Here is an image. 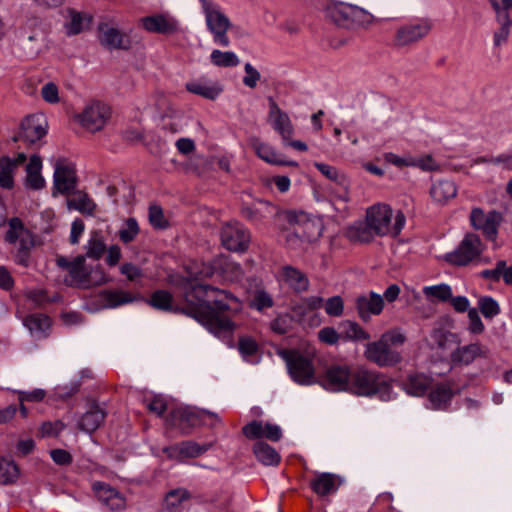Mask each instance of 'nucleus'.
Listing matches in <instances>:
<instances>
[{"label":"nucleus","instance_id":"obj_1","mask_svg":"<svg viewBox=\"0 0 512 512\" xmlns=\"http://www.w3.org/2000/svg\"><path fill=\"white\" fill-rule=\"evenodd\" d=\"M207 304L201 305L195 318L218 338H229L235 329V324L227 311H238L240 308L237 298L224 290L205 287Z\"/></svg>","mask_w":512,"mask_h":512},{"label":"nucleus","instance_id":"obj_2","mask_svg":"<svg viewBox=\"0 0 512 512\" xmlns=\"http://www.w3.org/2000/svg\"><path fill=\"white\" fill-rule=\"evenodd\" d=\"M406 218L402 211L396 212L384 203H377L366 211V226H355L349 231L350 237L361 242H369L373 235L396 237L405 226Z\"/></svg>","mask_w":512,"mask_h":512},{"label":"nucleus","instance_id":"obj_3","mask_svg":"<svg viewBox=\"0 0 512 512\" xmlns=\"http://www.w3.org/2000/svg\"><path fill=\"white\" fill-rule=\"evenodd\" d=\"M405 341L406 336L399 328L390 329L365 346L364 357L379 367L395 366L402 361V355L391 345L400 346Z\"/></svg>","mask_w":512,"mask_h":512},{"label":"nucleus","instance_id":"obj_4","mask_svg":"<svg viewBox=\"0 0 512 512\" xmlns=\"http://www.w3.org/2000/svg\"><path fill=\"white\" fill-rule=\"evenodd\" d=\"M278 355L284 360L291 379L303 386H310L317 383L316 368L314 364L316 351L307 349H281Z\"/></svg>","mask_w":512,"mask_h":512},{"label":"nucleus","instance_id":"obj_5","mask_svg":"<svg viewBox=\"0 0 512 512\" xmlns=\"http://www.w3.org/2000/svg\"><path fill=\"white\" fill-rule=\"evenodd\" d=\"M391 384L384 375L359 366L351 371L349 393L358 396H378L381 400L391 399Z\"/></svg>","mask_w":512,"mask_h":512},{"label":"nucleus","instance_id":"obj_6","mask_svg":"<svg viewBox=\"0 0 512 512\" xmlns=\"http://www.w3.org/2000/svg\"><path fill=\"white\" fill-rule=\"evenodd\" d=\"M199 2L207 29L212 34L214 43L222 47H228L230 40L227 32L231 27L229 18L214 0H199Z\"/></svg>","mask_w":512,"mask_h":512},{"label":"nucleus","instance_id":"obj_7","mask_svg":"<svg viewBox=\"0 0 512 512\" xmlns=\"http://www.w3.org/2000/svg\"><path fill=\"white\" fill-rule=\"evenodd\" d=\"M432 30V22L428 18H413L400 25L394 34L393 43L397 47L414 45L424 39Z\"/></svg>","mask_w":512,"mask_h":512},{"label":"nucleus","instance_id":"obj_8","mask_svg":"<svg viewBox=\"0 0 512 512\" xmlns=\"http://www.w3.org/2000/svg\"><path fill=\"white\" fill-rule=\"evenodd\" d=\"M110 117L111 108L107 104L92 101L75 118L85 130L95 133L106 126Z\"/></svg>","mask_w":512,"mask_h":512},{"label":"nucleus","instance_id":"obj_9","mask_svg":"<svg viewBox=\"0 0 512 512\" xmlns=\"http://www.w3.org/2000/svg\"><path fill=\"white\" fill-rule=\"evenodd\" d=\"M483 252L480 238L473 233L466 234L458 247L447 254L444 259L455 266H465L478 259Z\"/></svg>","mask_w":512,"mask_h":512},{"label":"nucleus","instance_id":"obj_10","mask_svg":"<svg viewBox=\"0 0 512 512\" xmlns=\"http://www.w3.org/2000/svg\"><path fill=\"white\" fill-rule=\"evenodd\" d=\"M215 275L226 281H238L243 275L239 264L231 261L227 256H219L210 263H203L202 268L195 274V278H208Z\"/></svg>","mask_w":512,"mask_h":512},{"label":"nucleus","instance_id":"obj_11","mask_svg":"<svg viewBox=\"0 0 512 512\" xmlns=\"http://www.w3.org/2000/svg\"><path fill=\"white\" fill-rule=\"evenodd\" d=\"M5 240L10 244H19L17 262L22 265H27V252L33 246L34 241L31 232L24 226L19 218L14 217L9 220Z\"/></svg>","mask_w":512,"mask_h":512},{"label":"nucleus","instance_id":"obj_12","mask_svg":"<svg viewBox=\"0 0 512 512\" xmlns=\"http://www.w3.org/2000/svg\"><path fill=\"white\" fill-rule=\"evenodd\" d=\"M489 3L495 12V20L498 24L493 35V43L494 46L500 47L507 42L510 35L512 0H489Z\"/></svg>","mask_w":512,"mask_h":512},{"label":"nucleus","instance_id":"obj_13","mask_svg":"<svg viewBox=\"0 0 512 512\" xmlns=\"http://www.w3.org/2000/svg\"><path fill=\"white\" fill-rule=\"evenodd\" d=\"M58 266L66 271L64 282L68 286L87 289L88 266L85 256H77L68 260L63 256L57 257Z\"/></svg>","mask_w":512,"mask_h":512},{"label":"nucleus","instance_id":"obj_14","mask_svg":"<svg viewBox=\"0 0 512 512\" xmlns=\"http://www.w3.org/2000/svg\"><path fill=\"white\" fill-rule=\"evenodd\" d=\"M351 371L348 365H331L318 377L317 383L331 392H349Z\"/></svg>","mask_w":512,"mask_h":512},{"label":"nucleus","instance_id":"obj_15","mask_svg":"<svg viewBox=\"0 0 512 512\" xmlns=\"http://www.w3.org/2000/svg\"><path fill=\"white\" fill-rule=\"evenodd\" d=\"M172 417L179 420V426H197V425H215L220 422L217 414L205 411L196 410L191 407H180L172 412Z\"/></svg>","mask_w":512,"mask_h":512},{"label":"nucleus","instance_id":"obj_16","mask_svg":"<svg viewBox=\"0 0 512 512\" xmlns=\"http://www.w3.org/2000/svg\"><path fill=\"white\" fill-rule=\"evenodd\" d=\"M47 133V121L43 115H31L26 117L21 130L15 141H22L29 145H34L40 141Z\"/></svg>","mask_w":512,"mask_h":512},{"label":"nucleus","instance_id":"obj_17","mask_svg":"<svg viewBox=\"0 0 512 512\" xmlns=\"http://www.w3.org/2000/svg\"><path fill=\"white\" fill-rule=\"evenodd\" d=\"M322 306L323 299L321 297L310 296L296 303L292 308V312L299 322L307 323L310 326H318L321 323L318 310Z\"/></svg>","mask_w":512,"mask_h":512},{"label":"nucleus","instance_id":"obj_18","mask_svg":"<svg viewBox=\"0 0 512 512\" xmlns=\"http://www.w3.org/2000/svg\"><path fill=\"white\" fill-rule=\"evenodd\" d=\"M249 234L238 222L227 223L221 230L222 245L230 251H244L249 243Z\"/></svg>","mask_w":512,"mask_h":512},{"label":"nucleus","instance_id":"obj_19","mask_svg":"<svg viewBox=\"0 0 512 512\" xmlns=\"http://www.w3.org/2000/svg\"><path fill=\"white\" fill-rule=\"evenodd\" d=\"M54 188L61 194H68L76 185L75 165L66 160L58 159L54 165Z\"/></svg>","mask_w":512,"mask_h":512},{"label":"nucleus","instance_id":"obj_20","mask_svg":"<svg viewBox=\"0 0 512 512\" xmlns=\"http://www.w3.org/2000/svg\"><path fill=\"white\" fill-rule=\"evenodd\" d=\"M501 220V214L496 211L484 212L480 208H474L470 214L473 228L481 231L489 239L495 238Z\"/></svg>","mask_w":512,"mask_h":512},{"label":"nucleus","instance_id":"obj_21","mask_svg":"<svg viewBox=\"0 0 512 512\" xmlns=\"http://www.w3.org/2000/svg\"><path fill=\"white\" fill-rule=\"evenodd\" d=\"M96 498L111 511H123L126 508V498L117 489L104 482L92 485Z\"/></svg>","mask_w":512,"mask_h":512},{"label":"nucleus","instance_id":"obj_22","mask_svg":"<svg viewBox=\"0 0 512 512\" xmlns=\"http://www.w3.org/2000/svg\"><path fill=\"white\" fill-rule=\"evenodd\" d=\"M344 479L334 473L329 472H316L310 480V488L319 497H328L335 494Z\"/></svg>","mask_w":512,"mask_h":512},{"label":"nucleus","instance_id":"obj_23","mask_svg":"<svg viewBox=\"0 0 512 512\" xmlns=\"http://www.w3.org/2000/svg\"><path fill=\"white\" fill-rule=\"evenodd\" d=\"M458 393L452 381L432 384L428 393L430 407L434 410L448 409L453 397Z\"/></svg>","mask_w":512,"mask_h":512},{"label":"nucleus","instance_id":"obj_24","mask_svg":"<svg viewBox=\"0 0 512 512\" xmlns=\"http://www.w3.org/2000/svg\"><path fill=\"white\" fill-rule=\"evenodd\" d=\"M488 352V348L479 343L458 346L451 351L450 362L453 366H467L477 358H487Z\"/></svg>","mask_w":512,"mask_h":512},{"label":"nucleus","instance_id":"obj_25","mask_svg":"<svg viewBox=\"0 0 512 512\" xmlns=\"http://www.w3.org/2000/svg\"><path fill=\"white\" fill-rule=\"evenodd\" d=\"M268 120L275 131H277L284 142L290 140L294 134V127L286 112L280 109L273 100L269 102Z\"/></svg>","mask_w":512,"mask_h":512},{"label":"nucleus","instance_id":"obj_26","mask_svg":"<svg viewBox=\"0 0 512 512\" xmlns=\"http://www.w3.org/2000/svg\"><path fill=\"white\" fill-rule=\"evenodd\" d=\"M142 27L150 33L173 34L178 30V21L167 14H154L140 19Z\"/></svg>","mask_w":512,"mask_h":512},{"label":"nucleus","instance_id":"obj_27","mask_svg":"<svg viewBox=\"0 0 512 512\" xmlns=\"http://www.w3.org/2000/svg\"><path fill=\"white\" fill-rule=\"evenodd\" d=\"M383 308V297L373 291L361 295L356 299V309L359 317L363 321H369L372 316L381 314Z\"/></svg>","mask_w":512,"mask_h":512},{"label":"nucleus","instance_id":"obj_28","mask_svg":"<svg viewBox=\"0 0 512 512\" xmlns=\"http://www.w3.org/2000/svg\"><path fill=\"white\" fill-rule=\"evenodd\" d=\"M249 143L257 156L266 163L280 166H298L297 162L286 160L281 153H278L271 145L262 142L259 138L253 137L249 140Z\"/></svg>","mask_w":512,"mask_h":512},{"label":"nucleus","instance_id":"obj_29","mask_svg":"<svg viewBox=\"0 0 512 512\" xmlns=\"http://www.w3.org/2000/svg\"><path fill=\"white\" fill-rule=\"evenodd\" d=\"M26 155L21 152L15 158H0V187L12 189L14 186V174L16 169L26 161Z\"/></svg>","mask_w":512,"mask_h":512},{"label":"nucleus","instance_id":"obj_30","mask_svg":"<svg viewBox=\"0 0 512 512\" xmlns=\"http://www.w3.org/2000/svg\"><path fill=\"white\" fill-rule=\"evenodd\" d=\"M354 5L337 2L330 4L326 8V16L337 26L350 29L353 16Z\"/></svg>","mask_w":512,"mask_h":512},{"label":"nucleus","instance_id":"obj_31","mask_svg":"<svg viewBox=\"0 0 512 512\" xmlns=\"http://www.w3.org/2000/svg\"><path fill=\"white\" fill-rule=\"evenodd\" d=\"M163 451L169 458L183 460L185 458L198 457L206 451V447L200 446L195 442L187 441L171 447H166Z\"/></svg>","mask_w":512,"mask_h":512},{"label":"nucleus","instance_id":"obj_32","mask_svg":"<svg viewBox=\"0 0 512 512\" xmlns=\"http://www.w3.org/2000/svg\"><path fill=\"white\" fill-rule=\"evenodd\" d=\"M278 209L267 201H257L252 206L243 208V215L250 221L260 222L264 219L276 216Z\"/></svg>","mask_w":512,"mask_h":512},{"label":"nucleus","instance_id":"obj_33","mask_svg":"<svg viewBox=\"0 0 512 512\" xmlns=\"http://www.w3.org/2000/svg\"><path fill=\"white\" fill-rule=\"evenodd\" d=\"M42 160L38 155H32L26 166V186L33 190H40L45 186V179L41 175Z\"/></svg>","mask_w":512,"mask_h":512},{"label":"nucleus","instance_id":"obj_34","mask_svg":"<svg viewBox=\"0 0 512 512\" xmlns=\"http://www.w3.org/2000/svg\"><path fill=\"white\" fill-rule=\"evenodd\" d=\"M279 280L295 291H305L309 286L308 278L300 270L285 266L279 274Z\"/></svg>","mask_w":512,"mask_h":512},{"label":"nucleus","instance_id":"obj_35","mask_svg":"<svg viewBox=\"0 0 512 512\" xmlns=\"http://www.w3.org/2000/svg\"><path fill=\"white\" fill-rule=\"evenodd\" d=\"M456 184L448 179L435 181L430 189V195L435 202L446 203L457 195Z\"/></svg>","mask_w":512,"mask_h":512},{"label":"nucleus","instance_id":"obj_36","mask_svg":"<svg viewBox=\"0 0 512 512\" xmlns=\"http://www.w3.org/2000/svg\"><path fill=\"white\" fill-rule=\"evenodd\" d=\"M431 386V377L423 373L410 374L403 383L404 390L412 396H423Z\"/></svg>","mask_w":512,"mask_h":512},{"label":"nucleus","instance_id":"obj_37","mask_svg":"<svg viewBox=\"0 0 512 512\" xmlns=\"http://www.w3.org/2000/svg\"><path fill=\"white\" fill-rule=\"evenodd\" d=\"M185 87L188 92L209 100L216 99L222 92V88L219 84L211 83L206 80L191 81L186 83Z\"/></svg>","mask_w":512,"mask_h":512},{"label":"nucleus","instance_id":"obj_38","mask_svg":"<svg viewBox=\"0 0 512 512\" xmlns=\"http://www.w3.org/2000/svg\"><path fill=\"white\" fill-rule=\"evenodd\" d=\"M430 345L441 352L450 350L454 345L459 344L456 334L446 331L442 328H435L430 334Z\"/></svg>","mask_w":512,"mask_h":512},{"label":"nucleus","instance_id":"obj_39","mask_svg":"<svg viewBox=\"0 0 512 512\" xmlns=\"http://www.w3.org/2000/svg\"><path fill=\"white\" fill-rule=\"evenodd\" d=\"M298 232H301L305 244L316 242L323 233V222L318 218L306 219L297 223Z\"/></svg>","mask_w":512,"mask_h":512},{"label":"nucleus","instance_id":"obj_40","mask_svg":"<svg viewBox=\"0 0 512 512\" xmlns=\"http://www.w3.org/2000/svg\"><path fill=\"white\" fill-rule=\"evenodd\" d=\"M104 411L96 404H92L79 421V428L85 432H94L103 423Z\"/></svg>","mask_w":512,"mask_h":512},{"label":"nucleus","instance_id":"obj_41","mask_svg":"<svg viewBox=\"0 0 512 512\" xmlns=\"http://www.w3.org/2000/svg\"><path fill=\"white\" fill-rule=\"evenodd\" d=\"M341 339L345 341H364L370 339V334L357 322L346 320L339 324Z\"/></svg>","mask_w":512,"mask_h":512},{"label":"nucleus","instance_id":"obj_42","mask_svg":"<svg viewBox=\"0 0 512 512\" xmlns=\"http://www.w3.org/2000/svg\"><path fill=\"white\" fill-rule=\"evenodd\" d=\"M253 453L257 460L266 466H276L281 457L278 452L265 442L259 441L253 447Z\"/></svg>","mask_w":512,"mask_h":512},{"label":"nucleus","instance_id":"obj_43","mask_svg":"<svg viewBox=\"0 0 512 512\" xmlns=\"http://www.w3.org/2000/svg\"><path fill=\"white\" fill-rule=\"evenodd\" d=\"M100 41L109 48H126L127 40L124 35L115 28L103 25L100 27Z\"/></svg>","mask_w":512,"mask_h":512},{"label":"nucleus","instance_id":"obj_44","mask_svg":"<svg viewBox=\"0 0 512 512\" xmlns=\"http://www.w3.org/2000/svg\"><path fill=\"white\" fill-rule=\"evenodd\" d=\"M190 498V493L184 488L171 490L164 501L163 512H181L182 504Z\"/></svg>","mask_w":512,"mask_h":512},{"label":"nucleus","instance_id":"obj_45","mask_svg":"<svg viewBox=\"0 0 512 512\" xmlns=\"http://www.w3.org/2000/svg\"><path fill=\"white\" fill-rule=\"evenodd\" d=\"M69 209H74L82 214L93 215L96 209V204L84 192H77L67 201Z\"/></svg>","mask_w":512,"mask_h":512},{"label":"nucleus","instance_id":"obj_46","mask_svg":"<svg viewBox=\"0 0 512 512\" xmlns=\"http://www.w3.org/2000/svg\"><path fill=\"white\" fill-rule=\"evenodd\" d=\"M70 20L65 24L66 33L68 35H76L87 29L91 22V17L88 14L80 13L74 10H69Z\"/></svg>","mask_w":512,"mask_h":512},{"label":"nucleus","instance_id":"obj_47","mask_svg":"<svg viewBox=\"0 0 512 512\" xmlns=\"http://www.w3.org/2000/svg\"><path fill=\"white\" fill-rule=\"evenodd\" d=\"M102 298L105 306L115 308L120 305L128 304L136 300V296L124 290H106L102 292Z\"/></svg>","mask_w":512,"mask_h":512},{"label":"nucleus","instance_id":"obj_48","mask_svg":"<svg viewBox=\"0 0 512 512\" xmlns=\"http://www.w3.org/2000/svg\"><path fill=\"white\" fill-rule=\"evenodd\" d=\"M481 276L485 279L492 281H503L510 285L512 284V265L506 266L505 261H498L493 269H487L481 272Z\"/></svg>","mask_w":512,"mask_h":512},{"label":"nucleus","instance_id":"obj_49","mask_svg":"<svg viewBox=\"0 0 512 512\" xmlns=\"http://www.w3.org/2000/svg\"><path fill=\"white\" fill-rule=\"evenodd\" d=\"M376 21L377 19L372 13L362 7L354 5L350 29L368 30Z\"/></svg>","mask_w":512,"mask_h":512},{"label":"nucleus","instance_id":"obj_50","mask_svg":"<svg viewBox=\"0 0 512 512\" xmlns=\"http://www.w3.org/2000/svg\"><path fill=\"white\" fill-rule=\"evenodd\" d=\"M210 61L217 67H236L239 63V57L232 51H221L215 49L210 54Z\"/></svg>","mask_w":512,"mask_h":512},{"label":"nucleus","instance_id":"obj_51","mask_svg":"<svg viewBox=\"0 0 512 512\" xmlns=\"http://www.w3.org/2000/svg\"><path fill=\"white\" fill-rule=\"evenodd\" d=\"M85 249V258L88 257L94 260H99L106 250V244L103 237L98 232L92 233Z\"/></svg>","mask_w":512,"mask_h":512},{"label":"nucleus","instance_id":"obj_52","mask_svg":"<svg viewBox=\"0 0 512 512\" xmlns=\"http://www.w3.org/2000/svg\"><path fill=\"white\" fill-rule=\"evenodd\" d=\"M19 476V469L14 461L0 458V484L13 483Z\"/></svg>","mask_w":512,"mask_h":512},{"label":"nucleus","instance_id":"obj_53","mask_svg":"<svg viewBox=\"0 0 512 512\" xmlns=\"http://www.w3.org/2000/svg\"><path fill=\"white\" fill-rule=\"evenodd\" d=\"M424 295L429 299H437L439 301H447L452 297V289L448 284L442 283L433 286H425L423 288Z\"/></svg>","mask_w":512,"mask_h":512},{"label":"nucleus","instance_id":"obj_54","mask_svg":"<svg viewBox=\"0 0 512 512\" xmlns=\"http://www.w3.org/2000/svg\"><path fill=\"white\" fill-rule=\"evenodd\" d=\"M24 324L32 333H43L49 329L51 320L46 315L34 314L26 317Z\"/></svg>","mask_w":512,"mask_h":512},{"label":"nucleus","instance_id":"obj_55","mask_svg":"<svg viewBox=\"0 0 512 512\" xmlns=\"http://www.w3.org/2000/svg\"><path fill=\"white\" fill-rule=\"evenodd\" d=\"M110 281V277L100 264L88 267L87 289L106 284Z\"/></svg>","mask_w":512,"mask_h":512},{"label":"nucleus","instance_id":"obj_56","mask_svg":"<svg viewBox=\"0 0 512 512\" xmlns=\"http://www.w3.org/2000/svg\"><path fill=\"white\" fill-rule=\"evenodd\" d=\"M139 225L134 218H128L120 228L118 234L124 244H128L136 239L139 234Z\"/></svg>","mask_w":512,"mask_h":512},{"label":"nucleus","instance_id":"obj_57","mask_svg":"<svg viewBox=\"0 0 512 512\" xmlns=\"http://www.w3.org/2000/svg\"><path fill=\"white\" fill-rule=\"evenodd\" d=\"M148 302L156 309L168 311L172 308L173 297L165 290H157L150 296Z\"/></svg>","mask_w":512,"mask_h":512},{"label":"nucleus","instance_id":"obj_58","mask_svg":"<svg viewBox=\"0 0 512 512\" xmlns=\"http://www.w3.org/2000/svg\"><path fill=\"white\" fill-rule=\"evenodd\" d=\"M478 308L485 318L492 319L500 314L498 302L491 296H483L478 300Z\"/></svg>","mask_w":512,"mask_h":512},{"label":"nucleus","instance_id":"obj_59","mask_svg":"<svg viewBox=\"0 0 512 512\" xmlns=\"http://www.w3.org/2000/svg\"><path fill=\"white\" fill-rule=\"evenodd\" d=\"M476 164L488 163L499 166L504 170L512 171V151L501 153L497 156H492L490 158H478L475 160Z\"/></svg>","mask_w":512,"mask_h":512},{"label":"nucleus","instance_id":"obj_60","mask_svg":"<svg viewBox=\"0 0 512 512\" xmlns=\"http://www.w3.org/2000/svg\"><path fill=\"white\" fill-rule=\"evenodd\" d=\"M286 244L292 249H305V242L302 238L301 232H298L297 224L284 233Z\"/></svg>","mask_w":512,"mask_h":512},{"label":"nucleus","instance_id":"obj_61","mask_svg":"<svg viewBox=\"0 0 512 512\" xmlns=\"http://www.w3.org/2000/svg\"><path fill=\"white\" fill-rule=\"evenodd\" d=\"M40 94L43 100L49 104H57L60 101L59 88L53 82L45 83Z\"/></svg>","mask_w":512,"mask_h":512},{"label":"nucleus","instance_id":"obj_62","mask_svg":"<svg viewBox=\"0 0 512 512\" xmlns=\"http://www.w3.org/2000/svg\"><path fill=\"white\" fill-rule=\"evenodd\" d=\"M325 312L329 316L339 317L343 314L344 303L340 296H333L324 303Z\"/></svg>","mask_w":512,"mask_h":512},{"label":"nucleus","instance_id":"obj_63","mask_svg":"<svg viewBox=\"0 0 512 512\" xmlns=\"http://www.w3.org/2000/svg\"><path fill=\"white\" fill-rule=\"evenodd\" d=\"M149 222L157 229H164L168 226L162 208L156 205L149 208Z\"/></svg>","mask_w":512,"mask_h":512},{"label":"nucleus","instance_id":"obj_64","mask_svg":"<svg viewBox=\"0 0 512 512\" xmlns=\"http://www.w3.org/2000/svg\"><path fill=\"white\" fill-rule=\"evenodd\" d=\"M239 351L245 359L253 357L258 352V345L255 340L249 337H244L239 340L238 344Z\"/></svg>","mask_w":512,"mask_h":512}]
</instances>
